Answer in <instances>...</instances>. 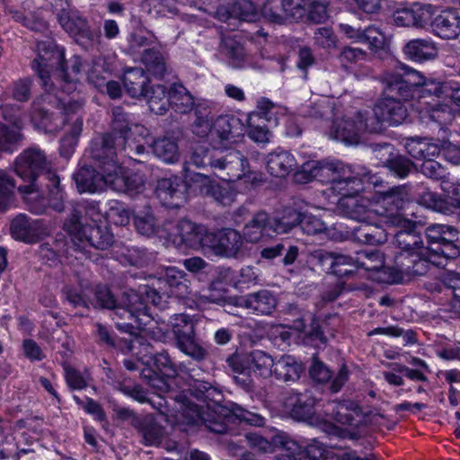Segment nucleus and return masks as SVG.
Masks as SVG:
<instances>
[{
    "instance_id": "obj_1",
    "label": "nucleus",
    "mask_w": 460,
    "mask_h": 460,
    "mask_svg": "<svg viewBox=\"0 0 460 460\" xmlns=\"http://www.w3.org/2000/svg\"><path fill=\"white\" fill-rule=\"evenodd\" d=\"M63 229L68 234L69 240L65 236L56 237L40 245L39 256L49 267L63 263V260L68 261L74 252L84 254L87 246L104 251L114 242V235L106 222L99 220L98 223V220L93 219V224L84 225L77 211L65 220Z\"/></svg>"
},
{
    "instance_id": "obj_2",
    "label": "nucleus",
    "mask_w": 460,
    "mask_h": 460,
    "mask_svg": "<svg viewBox=\"0 0 460 460\" xmlns=\"http://www.w3.org/2000/svg\"><path fill=\"white\" fill-rule=\"evenodd\" d=\"M392 225L396 227L393 243L399 249L394 256L389 270L390 284L408 283L416 277L424 276L432 267L429 244L424 245L422 226L404 217H394Z\"/></svg>"
},
{
    "instance_id": "obj_3",
    "label": "nucleus",
    "mask_w": 460,
    "mask_h": 460,
    "mask_svg": "<svg viewBox=\"0 0 460 460\" xmlns=\"http://www.w3.org/2000/svg\"><path fill=\"white\" fill-rule=\"evenodd\" d=\"M214 159L209 155L208 148L197 146L190 160L184 162L181 176L172 175L158 180L155 192L162 206L172 209L182 207L190 190L209 178L205 172H195L192 167L206 169L209 165L213 168Z\"/></svg>"
},
{
    "instance_id": "obj_4",
    "label": "nucleus",
    "mask_w": 460,
    "mask_h": 460,
    "mask_svg": "<svg viewBox=\"0 0 460 460\" xmlns=\"http://www.w3.org/2000/svg\"><path fill=\"white\" fill-rule=\"evenodd\" d=\"M95 299L99 307L113 311L116 328L132 337L138 336L153 320L151 307L142 300L138 288L125 291L117 300L108 287H98Z\"/></svg>"
},
{
    "instance_id": "obj_5",
    "label": "nucleus",
    "mask_w": 460,
    "mask_h": 460,
    "mask_svg": "<svg viewBox=\"0 0 460 460\" xmlns=\"http://www.w3.org/2000/svg\"><path fill=\"white\" fill-rule=\"evenodd\" d=\"M224 395L219 388L204 380L195 379L187 390L174 396L182 422L189 426L206 424L209 429L211 421L219 420L223 412L214 411L218 406Z\"/></svg>"
},
{
    "instance_id": "obj_6",
    "label": "nucleus",
    "mask_w": 460,
    "mask_h": 460,
    "mask_svg": "<svg viewBox=\"0 0 460 460\" xmlns=\"http://www.w3.org/2000/svg\"><path fill=\"white\" fill-rule=\"evenodd\" d=\"M190 280L187 274L177 267H164L147 279V283L138 285L142 300L146 305H154L160 310L167 307L169 299H181L189 294Z\"/></svg>"
},
{
    "instance_id": "obj_7",
    "label": "nucleus",
    "mask_w": 460,
    "mask_h": 460,
    "mask_svg": "<svg viewBox=\"0 0 460 460\" xmlns=\"http://www.w3.org/2000/svg\"><path fill=\"white\" fill-rule=\"evenodd\" d=\"M14 172L27 184L19 185V193L36 192L42 189L43 183L51 182L53 173L59 177L57 171L50 168L45 153L38 147L23 150L14 160Z\"/></svg>"
},
{
    "instance_id": "obj_8",
    "label": "nucleus",
    "mask_w": 460,
    "mask_h": 460,
    "mask_svg": "<svg viewBox=\"0 0 460 460\" xmlns=\"http://www.w3.org/2000/svg\"><path fill=\"white\" fill-rule=\"evenodd\" d=\"M400 70V76L392 77L391 84L397 87H392V91L396 90L402 96L411 97L412 100L417 98L420 105L424 104L425 102H422V99L426 95L446 100L450 80L426 78L419 71L406 65H403Z\"/></svg>"
},
{
    "instance_id": "obj_9",
    "label": "nucleus",
    "mask_w": 460,
    "mask_h": 460,
    "mask_svg": "<svg viewBox=\"0 0 460 460\" xmlns=\"http://www.w3.org/2000/svg\"><path fill=\"white\" fill-rule=\"evenodd\" d=\"M360 171L361 173L353 178V181L358 182L348 183L344 190L337 192L340 196L338 208L341 212L346 217L358 223L369 220L372 213L369 209L368 200L359 196V193L365 190L367 183L376 186L379 181V178L366 172V168H361Z\"/></svg>"
},
{
    "instance_id": "obj_10",
    "label": "nucleus",
    "mask_w": 460,
    "mask_h": 460,
    "mask_svg": "<svg viewBox=\"0 0 460 460\" xmlns=\"http://www.w3.org/2000/svg\"><path fill=\"white\" fill-rule=\"evenodd\" d=\"M123 365L129 371L140 370L142 379L156 390L168 388V380L177 376L176 366L166 351L153 353L141 362L126 358Z\"/></svg>"
},
{
    "instance_id": "obj_11",
    "label": "nucleus",
    "mask_w": 460,
    "mask_h": 460,
    "mask_svg": "<svg viewBox=\"0 0 460 460\" xmlns=\"http://www.w3.org/2000/svg\"><path fill=\"white\" fill-rule=\"evenodd\" d=\"M213 168L225 171L227 181L243 185L244 191L254 190L264 182L262 173L251 170L248 159L235 148L222 150L214 159Z\"/></svg>"
},
{
    "instance_id": "obj_12",
    "label": "nucleus",
    "mask_w": 460,
    "mask_h": 460,
    "mask_svg": "<svg viewBox=\"0 0 460 460\" xmlns=\"http://www.w3.org/2000/svg\"><path fill=\"white\" fill-rule=\"evenodd\" d=\"M96 147H98L96 146ZM95 145L90 144V155L94 164H84L81 166L73 175V179L80 192L95 193L102 190L104 185H109V173L114 172L116 167V157L102 150L100 157L94 154Z\"/></svg>"
},
{
    "instance_id": "obj_13",
    "label": "nucleus",
    "mask_w": 460,
    "mask_h": 460,
    "mask_svg": "<svg viewBox=\"0 0 460 460\" xmlns=\"http://www.w3.org/2000/svg\"><path fill=\"white\" fill-rule=\"evenodd\" d=\"M432 266L444 268L448 260L460 256V239L457 228L448 225L434 224L425 230Z\"/></svg>"
},
{
    "instance_id": "obj_14",
    "label": "nucleus",
    "mask_w": 460,
    "mask_h": 460,
    "mask_svg": "<svg viewBox=\"0 0 460 460\" xmlns=\"http://www.w3.org/2000/svg\"><path fill=\"white\" fill-rule=\"evenodd\" d=\"M111 112V131L103 133L91 141L95 146H98L94 148V154L99 157L100 154H102V150L116 157L117 148L123 146L130 138L132 128L138 127L134 121L133 116L125 111L123 107L116 106L112 108Z\"/></svg>"
},
{
    "instance_id": "obj_15",
    "label": "nucleus",
    "mask_w": 460,
    "mask_h": 460,
    "mask_svg": "<svg viewBox=\"0 0 460 460\" xmlns=\"http://www.w3.org/2000/svg\"><path fill=\"white\" fill-rule=\"evenodd\" d=\"M393 76H400L399 72H387L384 75L383 83L385 84L383 96L376 102L374 107V114L376 119L382 124L388 126H398L402 124L408 116L404 102L411 101V97L402 96L396 90L397 88L391 84Z\"/></svg>"
},
{
    "instance_id": "obj_16",
    "label": "nucleus",
    "mask_w": 460,
    "mask_h": 460,
    "mask_svg": "<svg viewBox=\"0 0 460 460\" xmlns=\"http://www.w3.org/2000/svg\"><path fill=\"white\" fill-rule=\"evenodd\" d=\"M24 116L21 106L5 103L0 106V159L3 155L17 152L24 139Z\"/></svg>"
},
{
    "instance_id": "obj_17",
    "label": "nucleus",
    "mask_w": 460,
    "mask_h": 460,
    "mask_svg": "<svg viewBox=\"0 0 460 460\" xmlns=\"http://www.w3.org/2000/svg\"><path fill=\"white\" fill-rule=\"evenodd\" d=\"M37 50V56L31 61V67L40 79L42 87L49 90L53 85L50 77L52 70H56V75L67 76L63 66L66 58L65 48L53 40H42L38 42Z\"/></svg>"
},
{
    "instance_id": "obj_18",
    "label": "nucleus",
    "mask_w": 460,
    "mask_h": 460,
    "mask_svg": "<svg viewBox=\"0 0 460 460\" xmlns=\"http://www.w3.org/2000/svg\"><path fill=\"white\" fill-rule=\"evenodd\" d=\"M57 19L62 29L84 50L93 49L100 43V29L93 27L78 11L62 10L58 13Z\"/></svg>"
},
{
    "instance_id": "obj_19",
    "label": "nucleus",
    "mask_w": 460,
    "mask_h": 460,
    "mask_svg": "<svg viewBox=\"0 0 460 460\" xmlns=\"http://www.w3.org/2000/svg\"><path fill=\"white\" fill-rule=\"evenodd\" d=\"M51 182L43 183L42 189L36 192L20 193L22 196L26 209L34 215H43L52 208L61 212L65 208L66 192L60 183V178L55 177L53 173Z\"/></svg>"
},
{
    "instance_id": "obj_20",
    "label": "nucleus",
    "mask_w": 460,
    "mask_h": 460,
    "mask_svg": "<svg viewBox=\"0 0 460 460\" xmlns=\"http://www.w3.org/2000/svg\"><path fill=\"white\" fill-rule=\"evenodd\" d=\"M171 326L177 348L191 358L201 361L207 355L196 334L197 323L186 314H173L170 317Z\"/></svg>"
},
{
    "instance_id": "obj_21",
    "label": "nucleus",
    "mask_w": 460,
    "mask_h": 460,
    "mask_svg": "<svg viewBox=\"0 0 460 460\" xmlns=\"http://www.w3.org/2000/svg\"><path fill=\"white\" fill-rule=\"evenodd\" d=\"M312 162L316 181L324 184L330 183L335 192L344 190L348 183H355L353 178L361 173L340 160L322 159Z\"/></svg>"
},
{
    "instance_id": "obj_22",
    "label": "nucleus",
    "mask_w": 460,
    "mask_h": 460,
    "mask_svg": "<svg viewBox=\"0 0 460 460\" xmlns=\"http://www.w3.org/2000/svg\"><path fill=\"white\" fill-rule=\"evenodd\" d=\"M222 418L219 420L211 421L209 430L217 434H228L232 432L233 425L247 424L253 427H264L266 418L261 414L246 410L234 403L231 409L223 410Z\"/></svg>"
},
{
    "instance_id": "obj_23",
    "label": "nucleus",
    "mask_w": 460,
    "mask_h": 460,
    "mask_svg": "<svg viewBox=\"0 0 460 460\" xmlns=\"http://www.w3.org/2000/svg\"><path fill=\"white\" fill-rule=\"evenodd\" d=\"M303 12L298 0H265L261 7V14L267 21L280 25L299 22Z\"/></svg>"
},
{
    "instance_id": "obj_24",
    "label": "nucleus",
    "mask_w": 460,
    "mask_h": 460,
    "mask_svg": "<svg viewBox=\"0 0 460 460\" xmlns=\"http://www.w3.org/2000/svg\"><path fill=\"white\" fill-rule=\"evenodd\" d=\"M316 398L309 390L290 389L284 397V408L296 421H310L315 415Z\"/></svg>"
},
{
    "instance_id": "obj_25",
    "label": "nucleus",
    "mask_w": 460,
    "mask_h": 460,
    "mask_svg": "<svg viewBox=\"0 0 460 460\" xmlns=\"http://www.w3.org/2000/svg\"><path fill=\"white\" fill-rule=\"evenodd\" d=\"M116 169L109 173V186L129 195L144 191L146 178L145 173L122 166L116 158Z\"/></svg>"
},
{
    "instance_id": "obj_26",
    "label": "nucleus",
    "mask_w": 460,
    "mask_h": 460,
    "mask_svg": "<svg viewBox=\"0 0 460 460\" xmlns=\"http://www.w3.org/2000/svg\"><path fill=\"white\" fill-rule=\"evenodd\" d=\"M9 232L11 237L27 244L39 243L44 234L40 220H33L24 213H19L10 222Z\"/></svg>"
},
{
    "instance_id": "obj_27",
    "label": "nucleus",
    "mask_w": 460,
    "mask_h": 460,
    "mask_svg": "<svg viewBox=\"0 0 460 460\" xmlns=\"http://www.w3.org/2000/svg\"><path fill=\"white\" fill-rule=\"evenodd\" d=\"M367 128V121L361 111H358L354 119H342L332 123L331 133L334 139L345 145H357L361 133Z\"/></svg>"
},
{
    "instance_id": "obj_28",
    "label": "nucleus",
    "mask_w": 460,
    "mask_h": 460,
    "mask_svg": "<svg viewBox=\"0 0 460 460\" xmlns=\"http://www.w3.org/2000/svg\"><path fill=\"white\" fill-rule=\"evenodd\" d=\"M204 231V226L181 219L176 225L172 242L179 250H199L202 247Z\"/></svg>"
},
{
    "instance_id": "obj_29",
    "label": "nucleus",
    "mask_w": 460,
    "mask_h": 460,
    "mask_svg": "<svg viewBox=\"0 0 460 460\" xmlns=\"http://www.w3.org/2000/svg\"><path fill=\"white\" fill-rule=\"evenodd\" d=\"M356 260L360 270V278L374 279L375 273L383 272L387 275L385 281L388 282L389 270L385 264V255L377 249H364L356 252Z\"/></svg>"
},
{
    "instance_id": "obj_30",
    "label": "nucleus",
    "mask_w": 460,
    "mask_h": 460,
    "mask_svg": "<svg viewBox=\"0 0 460 460\" xmlns=\"http://www.w3.org/2000/svg\"><path fill=\"white\" fill-rule=\"evenodd\" d=\"M369 412H365L362 406L354 400H342L333 410V419L342 424L358 428L367 423Z\"/></svg>"
},
{
    "instance_id": "obj_31",
    "label": "nucleus",
    "mask_w": 460,
    "mask_h": 460,
    "mask_svg": "<svg viewBox=\"0 0 460 460\" xmlns=\"http://www.w3.org/2000/svg\"><path fill=\"white\" fill-rule=\"evenodd\" d=\"M267 172L276 178H286L296 169V160L293 154L278 147L266 156Z\"/></svg>"
},
{
    "instance_id": "obj_32",
    "label": "nucleus",
    "mask_w": 460,
    "mask_h": 460,
    "mask_svg": "<svg viewBox=\"0 0 460 460\" xmlns=\"http://www.w3.org/2000/svg\"><path fill=\"white\" fill-rule=\"evenodd\" d=\"M231 183L236 182L228 181L227 179L224 182H217L208 178V181H203L196 188L202 195L212 198L217 204L229 206L234 201L237 195V191Z\"/></svg>"
},
{
    "instance_id": "obj_33",
    "label": "nucleus",
    "mask_w": 460,
    "mask_h": 460,
    "mask_svg": "<svg viewBox=\"0 0 460 460\" xmlns=\"http://www.w3.org/2000/svg\"><path fill=\"white\" fill-rule=\"evenodd\" d=\"M122 82L127 94L138 100L146 94V89L151 84L149 75L141 67L125 68Z\"/></svg>"
},
{
    "instance_id": "obj_34",
    "label": "nucleus",
    "mask_w": 460,
    "mask_h": 460,
    "mask_svg": "<svg viewBox=\"0 0 460 460\" xmlns=\"http://www.w3.org/2000/svg\"><path fill=\"white\" fill-rule=\"evenodd\" d=\"M408 200V194L402 186L388 188L387 190L379 192V202L391 223L394 217H403L402 211L404 210Z\"/></svg>"
},
{
    "instance_id": "obj_35",
    "label": "nucleus",
    "mask_w": 460,
    "mask_h": 460,
    "mask_svg": "<svg viewBox=\"0 0 460 460\" xmlns=\"http://www.w3.org/2000/svg\"><path fill=\"white\" fill-rule=\"evenodd\" d=\"M408 60L424 63L438 56V48L430 38H418L409 40L402 49Z\"/></svg>"
},
{
    "instance_id": "obj_36",
    "label": "nucleus",
    "mask_w": 460,
    "mask_h": 460,
    "mask_svg": "<svg viewBox=\"0 0 460 460\" xmlns=\"http://www.w3.org/2000/svg\"><path fill=\"white\" fill-rule=\"evenodd\" d=\"M260 253L261 257L265 260L279 259L284 267L291 266L296 261L300 262L304 256V253L299 252V248L289 242H281L264 247Z\"/></svg>"
},
{
    "instance_id": "obj_37",
    "label": "nucleus",
    "mask_w": 460,
    "mask_h": 460,
    "mask_svg": "<svg viewBox=\"0 0 460 460\" xmlns=\"http://www.w3.org/2000/svg\"><path fill=\"white\" fill-rule=\"evenodd\" d=\"M242 120L234 114L219 115L212 124L207 121L206 128L215 134L220 140H231L238 137L243 130Z\"/></svg>"
},
{
    "instance_id": "obj_38",
    "label": "nucleus",
    "mask_w": 460,
    "mask_h": 460,
    "mask_svg": "<svg viewBox=\"0 0 460 460\" xmlns=\"http://www.w3.org/2000/svg\"><path fill=\"white\" fill-rule=\"evenodd\" d=\"M440 141L439 138L416 136L407 139L405 149L412 158L424 161L440 155Z\"/></svg>"
},
{
    "instance_id": "obj_39",
    "label": "nucleus",
    "mask_w": 460,
    "mask_h": 460,
    "mask_svg": "<svg viewBox=\"0 0 460 460\" xmlns=\"http://www.w3.org/2000/svg\"><path fill=\"white\" fill-rule=\"evenodd\" d=\"M241 305L251 313L269 315L276 308L277 299L269 290H260L241 297Z\"/></svg>"
},
{
    "instance_id": "obj_40",
    "label": "nucleus",
    "mask_w": 460,
    "mask_h": 460,
    "mask_svg": "<svg viewBox=\"0 0 460 460\" xmlns=\"http://www.w3.org/2000/svg\"><path fill=\"white\" fill-rule=\"evenodd\" d=\"M393 18L395 25L402 27L423 28L429 22V13L419 4L397 8L393 13Z\"/></svg>"
},
{
    "instance_id": "obj_41",
    "label": "nucleus",
    "mask_w": 460,
    "mask_h": 460,
    "mask_svg": "<svg viewBox=\"0 0 460 460\" xmlns=\"http://www.w3.org/2000/svg\"><path fill=\"white\" fill-rule=\"evenodd\" d=\"M134 429L146 447H158L163 441L164 429L152 414H143Z\"/></svg>"
},
{
    "instance_id": "obj_42",
    "label": "nucleus",
    "mask_w": 460,
    "mask_h": 460,
    "mask_svg": "<svg viewBox=\"0 0 460 460\" xmlns=\"http://www.w3.org/2000/svg\"><path fill=\"white\" fill-rule=\"evenodd\" d=\"M305 370V364L293 355L281 356L273 368L276 379L283 382L298 380Z\"/></svg>"
},
{
    "instance_id": "obj_43",
    "label": "nucleus",
    "mask_w": 460,
    "mask_h": 460,
    "mask_svg": "<svg viewBox=\"0 0 460 460\" xmlns=\"http://www.w3.org/2000/svg\"><path fill=\"white\" fill-rule=\"evenodd\" d=\"M271 235L270 217L265 211H260L244 226L242 237L248 243H255L264 236Z\"/></svg>"
},
{
    "instance_id": "obj_44",
    "label": "nucleus",
    "mask_w": 460,
    "mask_h": 460,
    "mask_svg": "<svg viewBox=\"0 0 460 460\" xmlns=\"http://www.w3.org/2000/svg\"><path fill=\"white\" fill-rule=\"evenodd\" d=\"M433 32L441 39L456 38L460 33V21L451 10H443L430 22Z\"/></svg>"
},
{
    "instance_id": "obj_45",
    "label": "nucleus",
    "mask_w": 460,
    "mask_h": 460,
    "mask_svg": "<svg viewBox=\"0 0 460 460\" xmlns=\"http://www.w3.org/2000/svg\"><path fill=\"white\" fill-rule=\"evenodd\" d=\"M352 240L359 243L377 245L385 243L387 238L384 228L376 223L366 220L353 227Z\"/></svg>"
},
{
    "instance_id": "obj_46",
    "label": "nucleus",
    "mask_w": 460,
    "mask_h": 460,
    "mask_svg": "<svg viewBox=\"0 0 460 460\" xmlns=\"http://www.w3.org/2000/svg\"><path fill=\"white\" fill-rule=\"evenodd\" d=\"M423 105L419 110V118L423 123H435L442 128L453 119L451 109L447 104L424 102Z\"/></svg>"
},
{
    "instance_id": "obj_47",
    "label": "nucleus",
    "mask_w": 460,
    "mask_h": 460,
    "mask_svg": "<svg viewBox=\"0 0 460 460\" xmlns=\"http://www.w3.org/2000/svg\"><path fill=\"white\" fill-rule=\"evenodd\" d=\"M64 68L66 71L67 76L56 75L60 91L67 95L76 91L77 83L79 82L78 75L82 72L83 59L78 55H74L69 60V64L65 58Z\"/></svg>"
},
{
    "instance_id": "obj_48",
    "label": "nucleus",
    "mask_w": 460,
    "mask_h": 460,
    "mask_svg": "<svg viewBox=\"0 0 460 460\" xmlns=\"http://www.w3.org/2000/svg\"><path fill=\"white\" fill-rule=\"evenodd\" d=\"M299 5L303 9V15L299 22L321 24L324 23L329 15L327 7L329 1L324 0H298Z\"/></svg>"
},
{
    "instance_id": "obj_49",
    "label": "nucleus",
    "mask_w": 460,
    "mask_h": 460,
    "mask_svg": "<svg viewBox=\"0 0 460 460\" xmlns=\"http://www.w3.org/2000/svg\"><path fill=\"white\" fill-rule=\"evenodd\" d=\"M169 89L161 84H151L146 89V94L141 96L148 104L150 111L163 115L169 110Z\"/></svg>"
},
{
    "instance_id": "obj_50",
    "label": "nucleus",
    "mask_w": 460,
    "mask_h": 460,
    "mask_svg": "<svg viewBox=\"0 0 460 460\" xmlns=\"http://www.w3.org/2000/svg\"><path fill=\"white\" fill-rule=\"evenodd\" d=\"M337 253L324 249H315L305 254V264L307 268L318 274H331Z\"/></svg>"
},
{
    "instance_id": "obj_51",
    "label": "nucleus",
    "mask_w": 460,
    "mask_h": 460,
    "mask_svg": "<svg viewBox=\"0 0 460 460\" xmlns=\"http://www.w3.org/2000/svg\"><path fill=\"white\" fill-rule=\"evenodd\" d=\"M250 358L251 353L245 354L235 351L234 353L228 355L226 359L227 366L233 370V372L245 376V378L236 376L235 381L237 383H242L243 388L246 390L252 387V380L250 378Z\"/></svg>"
},
{
    "instance_id": "obj_52",
    "label": "nucleus",
    "mask_w": 460,
    "mask_h": 460,
    "mask_svg": "<svg viewBox=\"0 0 460 460\" xmlns=\"http://www.w3.org/2000/svg\"><path fill=\"white\" fill-rule=\"evenodd\" d=\"M331 274L337 277L338 280L345 283L346 280L360 278V270L356 257L337 254Z\"/></svg>"
},
{
    "instance_id": "obj_53",
    "label": "nucleus",
    "mask_w": 460,
    "mask_h": 460,
    "mask_svg": "<svg viewBox=\"0 0 460 460\" xmlns=\"http://www.w3.org/2000/svg\"><path fill=\"white\" fill-rule=\"evenodd\" d=\"M169 109L179 114H187L193 109L194 99L182 85L169 88Z\"/></svg>"
},
{
    "instance_id": "obj_54",
    "label": "nucleus",
    "mask_w": 460,
    "mask_h": 460,
    "mask_svg": "<svg viewBox=\"0 0 460 460\" xmlns=\"http://www.w3.org/2000/svg\"><path fill=\"white\" fill-rule=\"evenodd\" d=\"M83 119L76 118L70 129L60 138L58 151L62 158L68 160L73 156L83 130Z\"/></svg>"
},
{
    "instance_id": "obj_55",
    "label": "nucleus",
    "mask_w": 460,
    "mask_h": 460,
    "mask_svg": "<svg viewBox=\"0 0 460 460\" xmlns=\"http://www.w3.org/2000/svg\"><path fill=\"white\" fill-rule=\"evenodd\" d=\"M250 377L254 375L258 377L267 378L274 375L275 362L268 353L255 349L251 352Z\"/></svg>"
},
{
    "instance_id": "obj_56",
    "label": "nucleus",
    "mask_w": 460,
    "mask_h": 460,
    "mask_svg": "<svg viewBox=\"0 0 460 460\" xmlns=\"http://www.w3.org/2000/svg\"><path fill=\"white\" fill-rule=\"evenodd\" d=\"M17 188L13 177L0 170V213H5L15 206Z\"/></svg>"
},
{
    "instance_id": "obj_57",
    "label": "nucleus",
    "mask_w": 460,
    "mask_h": 460,
    "mask_svg": "<svg viewBox=\"0 0 460 460\" xmlns=\"http://www.w3.org/2000/svg\"><path fill=\"white\" fill-rule=\"evenodd\" d=\"M300 212L293 208H286L281 216L270 217L272 234L289 233L293 228L297 227Z\"/></svg>"
},
{
    "instance_id": "obj_58",
    "label": "nucleus",
    "mask_w": 460,
    "mask_h": 460,
    "mask_svg": "<svg viewBox=\"0 0 460 460\" xmlns=\"http://www.w3.org/2000/svg\"><path fill=\"white\" fill-rule=\"evenodd\" d=\"M151 148L155 155L166 164H173L179 159V146L174 139L165 137L157 138Z\"/></svg>"
},
{
    "instance_id": "obj_59",
    "label": "nucleus",
    "mask_w": 460,
    "mask_h": 460,
    "mask_svg": "<svg viewBox=\"0 0 460 460\" xmlns=\"http://www.w3.org/2000/svg\"><path fill=\"white\" fill-rule=\"evenodd\" d=\"M141 60L146 66L147 74L155 77L163 79L166 73V63L162 53L154 48L144 50Z\"/></svg>"
},
{
    "instance_id": "obj_60",
    "label": "nucleus",
    "mask_w": 460,
    "mask_h": 460,
    "mask_svg": "<svg viewBox=\"0 0 460 460\" xmlns=\"http://www.w3.org/2000/svg\"><path fill=\"white\" fill-rule=\"evenodd\" d=\"M55 115L54 111L33 103L30 118L36 129L43 132H52L56 128L54 124Z\"/></svg>"
},
{
    "instance_id": "obj_61",
    "label": "nucleus",
    "mask_w": 460,
    "mask_h": 460,
    "mask_svg": "<svg viewBox=\"0 0 460 460\" xmlns=\"http://www.w3.org/2000/svg\"><path fill=\"white\" fill-rule=\"evenodd\" d=\"M223 48L229 63L234 68H243L247 63V53L244 45L234 38H226L223 41Z\"/></svg>"
},
{
    "instance_id": "obj_62",
    "label": "nucleus",
    "mask_w": 460,
    "mask_h": 460,
    "mask_svg": "<svg viewBox=\"0 0 460 460\" xmlns=\"http://www.w3.org/2000/svg\"><path fill=\"white\" fill-rule=\"evenodd\" d=\"M224 251L218 252L222 257H234L243 245V237L240 233L233 228L221 229L220 243Z\"/></svg>"
},
{
    "instance_id": "obj_63",
    "label": "nucleus",
    "mask_w": 460,
    "mask_h": 460,
    "mask_svg": "<svg viewBox=\"0 0 460 460\" xmlns=\"http://www.w3.org/2000/svg\"><path fill=\"white\" fill-rule=\"evenodd\" d=\"M384 166L391 175L400 179L406 178L416 169L414 163L402 155H390L385 162Z\"/></svg>"
},
{
    "instance_id": "obj_64",
    "label": "nucleus",
    "mask_w": 460,
    "mask_h": 460,
    "mask_svg": "<svg viewBox=\"0 0 460 460\" xmlns=\"http://www.w3.org/2000/svg\"><path fill=\"white\" fill-rule=\"evenodd\" d=\"M228 13L231 17L244 22H255L259 17L256 4L252 0H234L229 5Z\"/></svg>"
}]
</instances>
